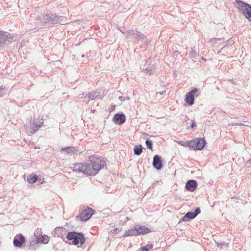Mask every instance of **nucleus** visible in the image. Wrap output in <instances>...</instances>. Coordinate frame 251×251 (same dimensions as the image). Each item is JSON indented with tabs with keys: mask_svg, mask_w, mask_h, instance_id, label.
Instances as JSON below:
<instances>
[{
	"mask_svg": "<svg viewBox=\"0 0 251 251\" xmlns=\"http://www.w3.org/2000/svg\"><path fill=\"white\" fill-rule=\"evenodd\" d=\"M153 167L157 170H160L163 167V162L161 157L159 155H155L153 158Z\"/></svg>",
	"mask_w": 251,
	"mask_h": 251,
	"instance_id": "nucleus-15",
	"label": "nucleus"
},
{
	"mask_svg": "<svg viewBox=\"0 0 251 251\" xmlns=\"http://www.w3.org/2000/svg\"><path fill=\"white\" fill-rule=\"evenodd\" d=\"M126 120V117L124 114L117 113L114 115L112 121L115 124L121 125L124 123Z\"/></svg>",
	"mask_w": 251,
	"mask_h": 251,
	"instance_id": "nucleus-14",
	"label": "nucleus"
},
{
	"mask_svg": "<svg viewBox=\"0 0 251 251\" xmlns=\"http://www.w3.org/2000/svg\"><path fill=\"white\" fill-rule=\"evenodd\" d=\"M13 36L9 32L0 30V47L3 46L7 42H11Z\"/></svg>",
	"mask_w": 251,
	"mask_h": 251,
	"instance_id": "nucleus-10",
	"label": "nucleus"
},
{
	"mask_svg": "<svg viewBox=\"0 0 251 251\" xmlns=\"http://www.w3.org/2000/svg\"><path fill=\"white\" fill-rule=\"evenodd\" d=\"M35 239L37 240L38 243L44 244H48L50 240V237L45 234L41 236L37 235L35 237Z\"/></svg>",
	"mask_w": 251,
	"mask_h": 251,
	"instance_id": "nucleus-20",
	"label": "nucleus"
},
{
	"mask_svg": "<svg viewBox=\"0 0 251 251\" xmlns=\"http://www.w3.org/2000/svg\"><path fill=\"white\" fill-rule=\"evenodd\" d=\"M137 235H144L151 232V230L146 227L145 226L140 225L139 224L135 225Z\"/></svg>",
	"mask_w": 251,
	"mask_h": 251,
	"instance_id": "nucleus-16",
	"label": "nucleus"
},
{
	"mask_svg": "<svg viewBox=\"0 0 251 251\" xmlns=\"http://www.w3.org/2000/svg\"><path fill=\"white\" fill-rule=\"evenodd\" d=\"M233 43L234 42H233V41L232 40H228L227 41V44L226 46H232V44H233Z\"/></svg>",
	"mask_w": 251,
	"mask_h": 251,
	"instance_id": "nucleus-33",
	"label": "nucleus"
},
{
	"mask_svg": "<svg viewBox=\"0 0 251 251\" xmlns=\"http://www.w3.org/2000/svg\"><path fill=\"white\" fill-rule=\"evenodd\" d=\"M3 96V94L2 93H0V97H2Z\"/></svg>",
	"mask_w": 251,
	"mask_h": 251,
	"instance_id": "nucleus-42",
	"label": "nucleus"
},
{
	"mask_svg": "<svg viewBox=\"0 0 251 251\" xmlns=\"http://www.w3.org/2000/svg\"><path fill=\"white\" fill-rule=\"evenodd\" d=\"M127 31H128V30H126V31H122V33H123L124 34H125L126 36H127V35H126V32H127Z\"/></svg>",
	"mask_w": 251,
	"mask_h": 251,
	"instance_id": "nucleus-39",
	"label": "nucleus"
},
{
	"mask_svg": "<svg viewBox=\"0 0 251 251\" xmlns=\"http://www.w3.org/2000/svg\"><path fill=\"white\" fill-rule=\"evenodd\" d=\"M127 37L131 38L137 41L139 44H145L147 42L146 37L141 32L136 30H130L126 32Z\"/></svg>",
	"mask_w": 251,
	"mask_h": 251,
	"instance_id": "nucleus-5",
	"label": "nucleus"
},
{
	"mask_svg": "<svg viewBox=\"0 0 251 251\" xmlns=\"http://www.w3.org/2000/svg\"><path fill=\"white\" fill-rule=\"evenodd\" d=\"M126 100H130V97H128V96H127L126 98Z\"/></svg>",
	"mask_w": 251,
	"mask_h": 251,
	"instance_id": "nucleus-41",
	"label": "nucleus"
},
{
	"mask_svg": "<svg viewBox=\"0 0 251 251\" xmlns=\"http://www.w3.org/2000/svg\"><path fill=\"white\" fill-rule=\"evenodd\" d=\"M246 164H251V158L249 159L247 162H246Z\"/></svg>",
	"mask_w": 251,
	"mask_h": 251,
	"instance_id": "nucleus-37",
	"label": "nucleus"
},
{
	"mask_svg": "<svg viewBox=\"0 0 251 251\" xmlns=\"http://www.w3.org/2000/svg\"><path fill=\"white\" fill-rule=\"evenodd\" d=\"M202 59L204 60H206V59H205L203 57L202 58Z\"/></svg>",
	"mask_w": 251,
	"mask_h": 251,
	"instance_id": "nucleus-45",
	"label": "nucleus"
},
{
	"mask_svg": "<svg viewBox=\"0 0 251 251\" xmlns=\"http://www.w3.org/2000/svg\"><path fill=\"white\" fill-rule=\"evenodd\" d=\"M134 153L136 155H140L143 151V147L141 145H136L134 148Z\"/></svg>",
	"mask_w": 251,
	"mask_h": 251,
	"instance_id": "nucleus-25",
	"label": "nucleus"
},
{
	"mask_svg": "<svg viewBox=\"0 0 251 251\" xmlns=\"http://www.w3.org/2000/svg\"><path fill=\"white\" fill-rule=\"evenodd\" d=\"M145 136H148V134H146Z\"/></svg>",
	"mask_w": 251,
	"mask_h": 251,
	"instance_id": "nucleus-47",
	"label": "nucleus"
},
{
	"mask_svg": "<svg viewBox=\"0 0 251 251\" xmlns=\"http://www.w3.org/2000/svg\"><path fill=\"white\" fill-rule=\"evenodd\" d=\"M206 141L204 138H195L188 142L187 145L189 147L195 150H201L206 145Z\"/></svg>",
	"mask_w": 251,
	"mask_h": 251,
	"instance_id": "nucleus-6",
	"label": "nucleus"
},
{
	"mask_svg": "<svg viewBox=\"0 0 251 251\" xmlns=\"http://www.w3.org/2000/svg\"><path fill=\"white\" fill-rule=\"evenodd\" d=\"M198 183L196 180L190 179L185 184V189L190 192H194L197 188Z\"/></svg>",
	"mask_w": 251,
	"mask_h": 251,
	"instance_id": "nucleus-17",
	"label": "nucleus"
},
{
	"mask_svg": "<svg viewBox=\"0 0 251 251\" xmlns=\"http://www.w3.org/2000/svg\"><path fill=\"white\" fill-rule=\"evenodd\" d=\"M188 142L189 141H187L186 142H184L182 141H179L178 142V143L182 146H185V147H188V146L187 145L188 144Z\"/></svg>",
	"mask_w": 251,
	"mask_h": 251,
	"instance_id": "nucleus-30",
	"label": "nucleus"
},
{
	"mask_svg": "<svg viewBox=\"0 0 251 251\" xmlns=\"http://www.w3.org/2000/svg\"><path fill=\"white\" fill-rule=\"evenodd\" d=\"M145 66H147V67L143 70L149 75H152L156 73V64L153 60L151 61L150 58L148 59L145 62Z\"/></svg>",
	"mask_w": 251,
	"mask_h": 251,
	"instance_id": "nucleus-9",
	"label": "nucleus"
},
{
	"mask_svg": "<svg viewBox=\"0 0 251 251\" xmlns=\"http://www.w3.org/2000/svg\"><path fill=\"white\" fill-rule=\"evenodd\" d=\"M191 52L189 53L190 57L192 58H196L197 57V54L193 48H191Z\"/></svg>",
	"mask_w": 251,
	"mask_h": 251,
	"instance_id": "nucleus-27",
	"label": "nucleus"
},
{
	"mask_svg": "<svg viewBox=\"0 0 251 251\" xmlns=\"http://www.w3.org/2000/svg\"><path fill=\"white\" fill-rule=\"evenodd\" d=\"M234 4L238 11L251 21V5L240 0H235Z\"/></svg>",
	"mask_w": 251,
	"mask_h": 251,
	"instance_id": "nucleus-4",
	"label": "nucleus"
},
{
	"mask_svg": "<svg viewBox=\"0 0 251 251\" xmlns=\"http://www.w3.org/2000/svg\"><path fill=\"white\" fill-rule=\"evenodd\" d=\"M99 95L98 92H91L86 95L85 96V98H88V100L87 103L89 102V101L94 100Z\"/></svg>",
	"mask_w": 251,
	"mask_h": 251,
	"instance_id": "nucleus-23",
	"label": "nucleus"
},
{
	"mask_svg": "<svg viewBox=\"0 0 251 251\" xmlns=\"http://www.w3.org/2000/svg\"><path fill=\"white\" fill-rule=\"evenodd\" d=\"M25 242V238L24 236L21 234H17L13 239V245L15 247L22 248L24 243Z\"/></svg>",
	"mask_w": 251,
	"mask_h": 251,
	"instance_id": "nucleus-13",
	"label": "nucleus"
},
{
	"mask_svg": "<svg viewBox=\"0 0 251 251\" xmlns=\"http://www.w3.org/2000/svg\"><path fill=\"white\" fill-rule=\"evenodd\" d=\"M119 100L121 102H124L126 100V98L123 96H119Z\"/></svg>",
	"mask_w": 251,
	"mask_h": 251,
	"instance_id": "nucleus-32",
	"label": "nucleus"
},
{
	"mask_svg": "<svg viewBox=\"0 0 251 251\" xmlns=\"http://www.w3.org/2000/svg\"><path fill=\"white\" fill-rule=\"evenodd\" d=\"M165 93H166V91H163L162 92H159V94H160V95H163Z\"/></svg>",
	"mask_w": 251,
	"mask_h": 251,
	"instance_id": "nucleus-38",
	"label": "nucleus"
},
{
	"mask_svg": "<svg viewBox=\"0 0 251 251\" xmlns=\"http://www.w3.org/2000/svg\"><path fill=\"white\" fill-rule=\"evenodd\" d=\"M43 124V120L42 119H34L32 122L31 127L29 129H26L27 132L29 134H35L42 126Z\"/></svg>",
	"mask_w": 251,
	"mask_h": 251,
	"instance_id": "nucleus-8",
	"label": "nucleus"
},
{
	"mask_svg": "<svg viewBox=\"0 0 251 251\" xmlns=\"http://www.w3.org/2000/svg\"><path fill=\"white\" fill-rule=\"evenodd\" d=\"M77 151V150L75 147H66L65 148H63L61 150L60 152L61 153H64L66 154L69 155H72L73 154H74Z\"/></svg>",
	"mask_w": 251,
	"mask_h": 251,
	"instance_id": "nucleus-19",
	"label": "nucleus"
},
{
	"mask_svg": "<svg viewBox=\"0 0 251 251\" xmlns=\"http://www.w3.org/2000/svg\"><path fill=\"white\" fill-rule=\"evenodd\" d=\"M191 128L194 129V128H196L197 127V125L196 123L192 122L190 125Z\"/></svg>",
	"mask_w": 251,
	"mask_h": 251,
	"instance_id": "nucleus-31",
	"label": "nucleus"
},
{
	"mask_svg": "<svg viewBox=\"0 0 251 251\" xmlns=\"http://www.w3.org/2000/svg\"><path fill=\"white\" fill-rule=\"evenodd\" d=\"M106 165L105 161L95 155L90 156L89 161L85 164L77 163L74 165L73 171L83 174L94 176Z\"/></svg>",
	"mask_w": 251,
	"mask_h": 251,
	"instance_id": "nucleus-1",
	"label": "nucleus"
},
{
	"mask_svg": "<svg viewBox=\"0 0 251 251\" xmlns=\"http://www.w3.org/2000/svg\"><path fill=\"white\" fill-rule=\"evenodd\" d=\"M54 236H57L62 239V240L66 243H67V241H65V238L64 235L66 234V229L62 227H56L54 230Z\"/></svg>",
	"mask_w": 251,
	"mask_h": 251,
	"instance_id": "nucleus-18",
	"label": "nucleus"
},
{
	"mask_svg": "<svg viewBox=\"0 0 251 251\" xmlns=\"http://www.w3.org/2000/svg\"><path fill=\"white\" fill-rule=\"evenodd\" d=\"M136 232V228L135 227V226H134L132 228L126 231L122 237H126L128 236H137L138 235Z\"/></svg>",
	"mask_w": 251,
	"mask_h": 251,
	"instance_id": "nucleus-21",
	"label": "nucleus"
},
{
	"mask_svg": "<svg viewBox=\"0 0 251 251\" xmlns=\"http://www.w3.org/2000/svg\"><path fill=\"white\" fill-rule=\"evenodd\" d=\"M121 231V230H120L119 228H116L114 229L113 230V233L114 234H117L120 231Z\"/></svg>",
	"mask_w": 251,
	"mask_h": 251,
	"instance_id": "nucleus-34",
	"label": "nucleus"
},
{
	"mask_svg": "<svg viewBox=\"0 0 251 251\" xmlns=\"http://www.w3.org/2000/svg\"><path fill=\"white\" fill-rule=\"evenodd\" d=\"M145 144L148 149L152 150L153 143L152 140L148 139H146V140L145 141Z\"/></svg>",
	"mask_w": 251,
	"mask_h": 251,
	"instance_id": "nucleus-26",
	"label": "nucleus"
},
{
	"mask_svg": "<svg viewBox=\"0 0 251 251\" xmlns=\"http://www.w3.org/2000/svg\"><path fill=\"white\" fill-rule=\"evenodd\" d=\"M5 89L4 86H0V91H2Z\"/></svg>",
	"mask_w": 251,
	"mask_h": 251,
	"instance_id": "nucleus-36",
	"label": "nucleus"
},
{
	"mask_svg": "<svg viewBox=\"0 0 251 251\" xmlns=\"http://www.w3.org/2000/svg\"><path fill=\"white\" fill-rule=\"evenodd\" d=\"M222 49H221V50H220V51H218V53H220V52L222 51Z\"/></svg>",
	"mask_w": 251,
	"mask_h": 251,
	"instance_id": "nucleus-43",
	"label": "nucleus"
},
{
	"mask_svg": "<svg viewBox=\"0 0 251 251\" xmlns=\"http://www.w3.org/2000/svg\"><path fill=\"white\" fill-rule=\"evenodd\" d=\"M38 176L36 174H30L27 177V182L30 184L34 183L38 180Z\"/></svg>",
	"mask_w": 251,
	"mask_h": 251,
	"instance_id": "nucleus-24",
	"label": "nucleus"
},
{
	"mask_svg": "<svg viewBox=\"0 0 251 251\" xmlns=\"http://www.w3.org/2000/svg\"><path fill=\"white\" fill-rule=\"evenodd\" d=\"M201 212V210L199 207H197L195 209L194 211L188 212L181 219L182 221H189L194 219Z\"/></svg>",
	"mask_w": 251,
	"mask_h": 251,
	"instance_id": "nucleus-11",
	"label": "nucleus"
},
{
	"mask_svg": "<svg viewBox=\"0 0 251 251\" xmlns=\"http://www.w3.org/2000/svg\"><path fill=\"white\" fill-rule=\"evenodd\" d=\"M145 136H148V134H146Z\"/></svg>",
	"mask_w": 251,
	"mask_h": 251,
	"instance_id": "nucleus-46",
	"label": "nucleus"
},
{
	"mask_svg": "<svg viewBox=\"0 0 251 251\" xmlns=\"http://www.w3.org/2000/svg\"><path fill=\"white\" fill-rule=\"evenodd\" d=\"M145 251V250L143 249V247H141L140 248V251Z\"/></svg>",
	"mask_w": 251,
	"mask_h": 251,
	"instance_id": "nucleus-40",
	"label": "nucleus"
},
{
	"mask_svg": "<svg viewBox=\"0 0 251 251\" xmlns=\"http://www.w3.org/2000/svg\"><path fill=\"white\" fill-rule=\"evenodd\" d=\"M68 23L65 17L53 14L41 15L36 20L37 27L40 28L45 25L51 26L56 24L65 25Z\"/></svg>",
	"mask_w": 251,
	"mask_h": 251,
	"instance_id": "nucleus-2",
	"label": "nucleus"
},
{
	"mask_svg": "<svg viewBox=\"0 0 251 251\" xmlns=\"http://www.w3.org/2000/svg\"><path fill=\"white\" fill-rule=\"evenodd\" d=\"M66 238L67 239V241H71V242H67L69 244H72L73 245H78L80 244V245L82 246L86 241V238L84 237V234L82 232H69L66 236Z\"/></svg>",
	"mask_w": 251,
	"mask_h": 251,
	"instance_id": "nucleus-3",
	"label": "nucleus"
},
{
	"mask_svg": "<svg viewBox=\"0 0 251 251\" xmlns=\"http://www.w3.org/2000/svg\"><path fill=\"white\" fill-rule=\"evenodd\" d=\"M153 244H147L146 245L143 246V249L146 251H149L150 249L153 248Z\"/></svg>",
	"mask_w": 251,
	"mask_h": 251,
	"instance_id": "nucleus-28",
	"label": "nucleus"
},
{
	"mask_svg": "<svg viewBox=\"0 0 251 251\" xmlns=\"http://www.w3.org/2000/svg\"><path fill=\"white\" fill-rule=\"evenodd\" d=\"M216 243L217 245V247L220 248H222L224 246L226 245V243L224 242H222L220 243H219L218 242H216Z\"/></svg>",
	"mask_w": 251,
	"mask_h": 251,
	"instance_id": "nucleus-29",
	"label": "nucleus"
},
{
	"mask_svg": "<svg viewBox=\"0 0 251 251\" xmlns=\"http://www.w3.org/2000/svg\"><path fill=\"white\" fill-rule=\"evenodd\" d=\"M38 242L36 239H32L29 241L28 249L31 250H36L38 247Z\"/></svg>",
	"mask_w": 251,
	"mask_h": 251,
	"instance_id": "nucleus-22",
	"label": "nucleus"
},
{
	"mask_svg": "<svg viewBox=\"0 0 251 251\" xmlns=\"http://www.w3.org/2000/svg\"><path fill=\"white\" fill-rule=\"evenodd\" d=\"M84 56H85V55H84V54H83V55H81V57H82V58H83V57H84Z\"/></svg>",
	"mask_w": 251,
	"mask_h": 251,
	"instance_id": "nucleus-44",
	"label": "nucleus"
},
{
	"mask_svg": "<svg viewBox=\"0 0 251 251\" xmlns=\"http://www.w3.org/2000/svg\"><path fill=\"white\" fill-rule=\"evenodd\" d=\"M178 53V51L176 50L174 52H173V56H174L175 55L176 56Z\"/></svg>",
	"mask_w": 251,
	"mask_h": 251,
	"instance_id": "nucleus-35",
	"label": "nucleus"
},
{
	"mask_svg": "<svg viewBox=\"0 0 251 251\" xmlns=\"http://www.w3.org/2000/svg\"><path fill=\"white\" fill-rule=\"evenodd\" d=\"M96 212L95 210L92 208L84 207V209L80 214L75 217L77 220H80L82 221L88 220Z\"/></svg>",
	"mask_w": 251,
	"mask_h": 251,
	"instance_id": "nucleus-7",
	"label": "nucleus"
},
{
	"mask_svg": "<svg viewBox=\"0 0 251 251\" xmlns=\"http://www.w3.org/2000/svg\"><path fill=\"white\" fill-rule=\"evenodd\" d=\"M198 91L196 88H194L189 91L186 94L185 99V102L189 105H192L194 103V94Z\"/></svg>",
	"mask_w": 251,
	"mask_h": 251,
	"instance_id": "nucleus-12",
	"label": "nucleus"
}]
</instances>
